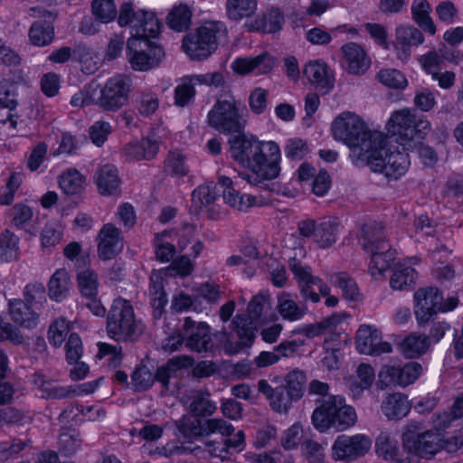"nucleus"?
<instances>
[{
  "instance_id": "nucleus-1",
  "label": "nucleus",
  "mask_w": 463,
  "mask_h": 463,
  "mask_svg": "<svg viewBox=\"0 0 463 463\" xmlns=\"http://www.w3.org/2000/svg\"><path fill=\"white\" fill-rule=\"evenodd\" d=\"M231 156L251 174H240L250 184L269 188L267 180H273L280 173L279 146H230Z\"/></svg>"
},
{
  "instance_id": "nucleus-2",
  "label": "nucleus",
  "mask_w": 463,
  "mask_h": 463,
  "mask_svg": "<svg viewBox=\"0 0 463 463\" xmlns=\"http://www.w3.org/2000/svg\"><path fill=\"white\" fill-rule=\"evenodd\" d=\"M239 102L231 94H222L208 112L209 126L217 131L230 135L229 145H277L274 141H260L255 136L245 132L246 120L238 108Z\"/></svg>"
},
{
  "instance_id": "nucleus-3",
  "label": "nucleus",
  "mask_w": 463,
  "mask_h": 463,
  "mask_svg": "<svg viewBox=\"0 0 463 463\" xmlns=\"http://www.w3.org/2000/svg\"><path fill=\"white\" fill-rule=\"evenodd\" d=\"M350 157L356 165H369L373 172L397 179L407 168V156L397 146H350Z\"/></svg>"
},
{
  "instance_id": "nucleus-4",
  "label": "nucleus",
  "mask_w": 463,
  "mask_h": 463,
  "mask_svg": "<svg viewBox=\"0 0 463 463\" xmlns=\"http://www.w3.org/2000/svg\"><path fill=\"white\" fill-rule=\"evenodd\" d=\"M331 133L335 141L345 145H382L385 135L371 129L362 117L352 111L337 115L331 124Z\"/></svg>"
},
{
  "instance_id": "nucleus-5",
  "label": "nucleus",
  "mask_w": 463,
  "mask_h": 463,
  "mask_svg": "<svg viewBox=\"0 0 463 463\" xmlns=\"http://www.w3.org/2000/svg\"><path fill=\"white\" fill-rule=\"evenodd\" d=\"M227 38V27L222 22L209 21L194 32L186 34L183 39L182 47L192 60L201 61L213 54L218 45Z\"/></svg>"
},
{
  "instance_id": "nucleus-6",
  "label": "nucleus",
  "mask_w": 463,
  "mask_h": 463,
  "mask_svg": "<svg viewBox=\"0 0 463 463\" xmlns=\"http://www.w3.org/2000/svg\"><path fill=\"white\" fill-rule=\"evenodd\" d=\"M356 420L355 410L347 405L345 398L340 395L328 396L321 401L312 414V423L321 432L330 428L344 431L354 426Z\"/></svg>"
},
{
  "instance_id": "nucleus-7",
  "label": "nucleus",
  "mask_w": 463,
  "mask_h": 463,
  "mask_svg": "<svg viewBox=\"0 0 463 463\" xmlns=\"http://www.w3.org/2000/svg\"><path fill=\"white\" fill-rule=\"evenodd\" d=\"M108 335L116 341L135 342L143 330L137 321L129 301L117 298L113 301L107 317Z\"/></svg>"
},
{
  "instance_id": "nucleus-8",
  "label": "nucleus",
  "mask_w": 463,
  "mask_h": 463,
  "mask_svg": "<svg viewBox=\"0 0 463 463\" xmlns=\"http://www.w3.org/2000/svg\"><path fill=\"white\" fill-rule=\"evenodd\" d=\"M385 141L387 138L396 137V142H409L416 138L423 139L430 130V123L424 118H416L410 109H403L392 113L386 123Z\"/></svg>"
},
{
  "instance_id": "nucleus-9",
  "label": "nucleus",
  "mask_w": 463,
  "mask_h": 463,
  "mask_svg": "<svg viewBox=\"0 0 463 463\" xmlns=\"http://www.w3.org/2000/svg\"><path fill=\"white\" fill-rule=\"evenodd\" d=\"M118 23L121 27H129L131 37L149 40L156 38L162 27L154 12L136 9L130 3H125L120 6Z\"/></svg>"
},
{
  "instance_id": "nucleus-10",
  "label": "nucleus",
  "mask_w": 463,
  "mask_h": 463,
  "mask_svg": "<svg viewBox=\"0 0 463 463\" xmlns=\"http://www.w3.org/2000/svg\"><path fill=\"white\" fill-rule=\"evenodd\" d=\"M406 456L431 459L441 450L440 435L431 430H423L420 424H409L402 435Z\"/></svg>"
},
{
  "instance_id": "nucleus-11",
  "label": "nucleus",
  "mask_w": 463,
  "mask_h": 463,
  "mask_svg": "<svg viewBox=\"0 0 463 463\" xmlns=\"http://www.w3.org/2000/svg\"><path fill=\"white\" fill-rule=\"evenodd\" d=\"M127 59L135 71H147L157 67L165 58V51L146 38L130 37L127 42Z\"/></svg>"
},
{
  "instance_id": "nucleus-12",
  "label": "nucleus",
  "mask_w": 463,
  "mask_h": 463,
  "mask_svg": "<svg viewBox=\"0 0 463 463\" xmlns=\"http://www.w3.org/2000/svg\"><path fill=\"white\" fill-rule=\"evenodd\" d=\"M290 270L298 280L302 298L305 300L310 299L313 303L320 300L319 295L326 297V305L335 307L338 303V298L330 296V288L321 279L311 274L310 269L302 267L296 259H291L288 263Z\"/></svg>"
},
{
  "instance_id": "nucleus-13",
  "label": "nucleus",
  "mask_w": 463,
  "mask_h": 463,
  "mask_svg": "<svg viewBox=\"0 0 463 463\" xmlns=\"http://www.w3.org/2000/svg\"><path fill=\"white\" fill-rule=\"evenodd\" d=\"M131 90V78L126 74H117L101 87L95 104L106 111H118L128 104Z\"/></svg>"
},
{
  "instance_id": "nucleus-14",
  "label": "nucleus",
  "mask_w": 463,
  "mask_h": 463,
  "mask_svg": "<svg viewBox=\"0 0 463 463\" xmlns=\"http://www.w3.org/2000/svg\"><path fill=\"white\" fill-rule=\"evenodd\" d=\"M267 308H269L268 298L261 294L256 295L250 301L246 313L234 317L231 325L232 330L240 335H249L253 342L259 320Z\"/></svg>"
},
{
  "instance_id": "nucleus-15",
  "label": "nucleus",
  "mask_w": 463,
  "mask_h": 463,
  "mask_svg": "<svg viewBox=\"0 0 463 463\" xmlns=\"http://www.w3.org/2000/svg\"><path fill=\"white\" fill-rule=\"evenodd\" d=\"M422 373V366L418 362H409L404 365L386 364L378 373L377 384L381 389L394 385L406 387L413 383Z\"/></svg>"
},
{
  "instance_id": "nucleus-16",
  "label": "nucleus",
  "mask_w": 463,
  "mask_h": 463,
  "mask_svg": "<svg viewBox=\"0 0 463 463\" xmlns=\"http://www.w3.org/2000/svg\"><path fill=\"white\" fill-rule=\"evenodd\" d=\"M371 446L372 439L364 434L340 435L333 444L332 456L335 460L351 462L364 456Z\"/></svg>"
},
{
  "instance_id": "nucleus-17",
  "label": "nucleus",
  "mask_w": 463,
  "mask_h": 463,
  "mask_svg": "<svg viewBox=\"0 0 463 463\" xmlns=\"http://www.w3.org/2000/svg\"><path fill=\"white\" fill-rule=\"evenodd\" d=\"M442 300V293L434 287L420 288L414 293V313L420 326H425L440 312Z\"/></svg>"
},
{
  "instance_id": "nucleus-18",
  "label": "nucleus",
  "mask_w": 463,
  "mask_h": 463,
  "mask_svg": "<svg viewBox=\"0 0 463 463\" xmlns=\"http://www.w3.org/2000/svg\"><path fill=\"white\" fill-rule=\"evenodd\" d=\"M183 330L185 337V346L189 349L201 353L213 348L210 327L206 323H196L187 317L184 318Z\"/></svg>"
},
{
  "instance_id": "nucleus-19",
  "label": "nucleus",
  "mask_w": 463,
  "mask_h": 463,
  "mask_svg": "<svg viewBox=\"0 0 463 463\" xmlns=\"http://www.w3.org/2000/svg\"><path fill=\"white\" fill-rule=\"evenodd\" d=\"M31 15L41 17L43 20L35 21L30 30L29 38L31 43L36 46H45L50 44L54 37V29L52 23L56 15L50 11L42 8H31Z\"/></svg>"
},
{
  "instance_id": "nucleus-20",
  "label": "nucleus",
  "mask_w": 463,
  "mask_h": 463,
  "mask_svg": "<svg viewBox=\"0 0 463 463\" xmlns=\"http://www.w3.org/2000/svg\"><path fill=\"white\" fill-rule=\"evenodd\" d=\"M304 76L322 94L328 93L335 85V78L326 65L322 61H310L303 69Z\"/></svg>"
},
{
  "instance_id": "nucleus-21",
  "label": "nucleus",
  "mask_w": 463,
  "mask_h": 463,
  "mask_svg": "<svg viewBox=\"0 0 463 463\" xmlns=\"http://www.w3.org/2000/svg\"><path fill=\"white\" fill-rule=\"evenodd\" d=\"M98 254L102 260L114 259L122 250L120 231L111 223L105 224L99 231Z\"/></svg>"
},
{
  "instance_id": "nucleus-22",
  "label": "nucleus",
  "mask_w": 463,
  "mask_h": 463,
  "mask_svg": "<svg viewBox=\"0 0 463 463\" xmlns=\"http://www.w3.org/2000/svg\"><path fill=\"white\" fill-rule=\"evenodd\" d=\"M344 65L346 71L354 75L364 74L370 66L371 61L365 51L355 43H348L342 47Z\"/></svg>"
},
{
  "instance_id": "nucleus-23",
  "label": "nucleus",
  "mask_w": 463,
  "mask_h": 463,
  "mask_svg": "<svg viewBox=\"0 0 463 463\" xmlns=\"http://www.w3.org/2000/svg\"><path fill=\"white\" fill-rule=\"evenodd\" d=\"M275 66V60L264 52L256 57H239L232 64V70L239 74H248L256 71L260 74L269 72Z\"/></svg>"
},
{
  "instance_id": "nucleus-24",
  "label": "nucleus",
  "mask_w": 463,
  "mask_h": 463,
  "mask_svg": "<svg viewBox=\"0 0 463 463\" xmlns=\"http://www.w3.org/2000/svg\"><path fill=\"white\" fill-rule=\"evenodd\" d=\"M375 451L386 460H393L398 463H411V458L406 452L401 450L398 442L389 432L383 431L375 440Z\"/></svg>"
},
{
  "instance_id": "nucleus-25",
  "label": "nucleus",
  "mask_w": 463,
  "mask_h": 463,
  "mask_svg": "<svg viewBox=\"0 0 463 463\" xmlns=\"http://www.w3.org/2000/svg\"><path fill=\"white\" fill-rule=\"evenodd\" d=\"M372 256L371 274L377 279L383 275V272L391 268L395 260V250L392 249L389 242H381L377 248L369 251Z\"/></svg>"
},
{
  "instance_id": "nucleus-26",
  "label": "nucleus",
  "mask_w": 463,
  "mask_h": 463,
  "mask_svg": "<svg viewBox=\"0 0 463 463\" xmlns=\"http://www.w3.org/2000/svg\"><path fill=\"white\" fill-rule=\"evenodd\" d=\"M285 23L283 13L278 7H271L266 15L259 16L250 23H246L249 31L272 33L279 31Z\"/></svg>"
},
{
  "instance_id": "nucleus-27",
  "label": "nucleus",
  "mask_w": 463,
  "mask_h": 463,
  "mask_svg": "<svg viewBox=\"0 0 463 463\" xmlns=\"http://www.w3.org/2000/svg\"><path fill=\"white\" fill-rule=\"evenodd\" d=\"M8 309L11 319L15 324L26 328H33L37 325L38 314L24 300H9Z\"/></svg>"
},
{
  "instance_id": "nucleus-28",
  "label": "nucleus",
  "mask_w": 463,
  "mask_h": 463,
  "mask_svg": "<svg viewBox=\"0 0 463 463\" xmlns=\"http://www.w3.org/2000/svg\"><path fill=\"white\" fill-rule=\"evenodd\" d=\"M96 184L100 194H115L120 185L118 169L112 165H101L96 172Z\"/></svg>"
},
{
  "instance_id": "nucleus-29",
  "label": "nucleus",
  "mask_w": 463,
  "mask_h": 463,
  "mask_svg": "<svg viewBox=\"0 0 463 463\" xmlns=\"http://www.w3.org/2000/svg\"><path fill=\"white\" fill-rule=\"evenodd\" d=\"M381 408L389 420H399L405 417L410 411L411 403L407 396L396 392L386 396Z\"/></svg>"
},
{
  "instance_id": "nucleus-30",
  "label": "nucleus",
  "mask_w": 463,
  "mask_h": 463,
  "mask_svg": "<svg viewBox=\"0 0 463 463\" xmlns=\"http://www.w3.org/2000/svg\"><path fill=\"white\" fill-rule=\"evenodd\" d=\"M216 408V404L211 400V393L207 390H198L193 392L189 410L194 417L211 416Z\"/></svg>"
},
{
  "instance_id": "nucleus-31",
  "label": "nucleus",
  "mask_w": 463,
  "mask_h": 463,
  "mask_svg": "<svg viewBox=\"0 0 463 463\" xmlns=\"http://www.w3.org/2000/svg\"><path fill=\"white\" fill-rule=\"evenodd\" d=\"M429 346L428 337L416 333L409 335L399 344V349L406 358L420 357Z\"/></svg>"
},
{
  "instance_id": "nucleus-32",
  "label": "nucleus",
  "mask_w": 463,
  "mask_h": 463,
  "mask_svg": "<svg viewBox=\"0 0 463 463\" xmlns=\"http://www.w3.org/2000/svg\"><path fill=\"white\" fill-rule=\"evenodd\" d=\"M226 15L232 21H241L255 14L258 8L257 0H227Z\"/></svg>"
},
{
  "instance_id": "nucleus-33",
  "label": "nucleus",
  "mask_w": 463,
  "mask_h": 463,
  "mask_svg": "<svg viewBox=\"0 0 463 463\" xmlns=\"http://www.w3.org/2000/svg\"><path fill=\"white\" fill-rule=\"evenodd\" d=\"M71 285L68 272L64 269H57L48 283L50 298L56 301L61 300L67 296Z\"/></svg>"
},
{
  "instance_id": "nucleus-34",
  "label": "nucleus",
  "mask_w": 463,
  "mask_h": 463,
  "mask_svg": "<svg viewBox=\"0 0 463 463\" xmlns=\"http://www.w3.org/2000/svg\"><path fill=\"white\" fill-rule=\"evenodd\" d=\"M85 177L76 169H68L59 177V185L67 195H75L84 190Z\"/></svg>"
},
{
  "instance_id": "nucleus-35",
  "label": "nucleus",
  "mask_w": 463,
  "mask_h": 463,
  "mask_svg": "<svg viewBox=\"0 0 463 463\" xmlns=\"http://www.w3.org/2000/svg\"><path fill=\"white\" fill-rule=\"evenodd\" d=\"M382 338L381 333L371 326L363 325L356 334V348L360 354H368Z\"/></svg>"
},
{
  "instance_id": "nucleus-36",
  "label": "nucleus",
  "mask_w": 463,
  "mask_h": 463,
  "mask_svg": "<svg viewBox=\"0 0 463 463\" xmlns=\"http://www.w3.org/2000/svg\"><path fill=\"white\" fill-rule=\"evenodd\" d=\"M362 235L364 239L363 248L366 251H371L377 248L381 242L385 241L383 226L377 222H370L362 227Z\"/></svg>"
},
{
  "instance_id": "nucleus-37",
  "label": "nucleus",
  "mask_w": 463,
  "mask_h": 463,
  "mask_svg": "<svg viewBox=\"0 0 463 463\" xmlns=\"http://www.w3.org/2000/svg\"><path fill=\"white\" fill-rule=\"evenodd\" d=\"M430 5L427 0H414L411 13L415 22L430 34L436 33V26L430 16Z\"/></svg>"
},
{
  "instance_id": "nucleus-38",
  "label": "nucleus",
  "mask_w": 463,
  "mask_h": 463,
  "mask_svg": "<svg viewBox=\"0 0 463 463\" xmlns=\"http://www.w3.org/2000/svg\"><path fill=\"white\" fill-rule=\"evenodd\" d=\"M192 12L185 5L174 6L166 17L168 26L176 31L183 32L189 28Z\"/></svg>"
},
{
  "instance_id": "nucleus-39",
  "label": "nucleus",
  "mask_w": 463,
  "mask_h": 463,
  "mask_svg": "<svg viewBox=\"0 0 463 463\" xmlns=\"http://www.w3.org/2000/svg\"><path fill=\"white\" fill-rule=\"evenodd\" d=\"M337 234L338 223L326 220L317 224L315 241L320 248H328L336 241Z\"/></svg>"
},
{
  "instance_id": "nucleus-40",
  "label": "nucleus",
  "mask_w": 463,
  "mask_h": 463,
  "mask_svg": "<svg viewBox=\"0 0 463 463\" xmlns=\"http://www.w3.org/2000/svg\"><path fill=\"white\" fill-rule=\"evenodd\" d=\"M278 310L283 318L296 321L307 313V307L298 305L289 298V295L283 294L279 298Z\"/></svg>"
},
{
  "instance_id": "nucleus-41",
  "label": "nucleus",
  "mask_w": 463,
  "mask_h": 463,
  "mask_svg": "<svg viewBox=\"0 0 463 463\" xmlns=\"http://www.w3.org/2000/svg\"><path fill=\"white\" fill-rule=\"evenodd\" d=\"M236 335L239 341L233 342L231 339L230 334L225 330L214 333L215 338L223 345L224 351L229 354H238L245 348L250 347L253 343L249 335L243 336L239 334Z\"/></svg>"
},
{
  "instance_id": "nucleus-42",
  "label": "nucleus",
  "mask_w": 463,
  "mask_h": 463,
  "mask_svg": "<svg viewBox=\"0 0 463 463\" xmlns=\"http://www.w3.org/2000/svg\"><path fill=\"white\" fill-rule=\"evenodd\" d=\"M175 425L184 438L193 439L204 436V421L203 422L198 417L184 416L175 422Z\"/></svg>"
},
{
  "instance_id": "nucleus-43",
  "label": "nucleus",
  "mask_w": 463,
  "mask_h": 463,
  "mask_svg": "<svg viewBox=\"0 0 463 463\" xmlns=\"http://www.w3.org/2000/svg\"><path fill=\"white\" fill-rule=\"evenodd\" d=\"M331 283L339 288L343 292L345 298L348 300H358L359 289L355 281L349 277L347 274L340 272L331 276Z\"/></svg>"
},
{
  "instance_id": "nucleus-44",
  "label": "nucleus",
  "mask_w": 463,
  "mask_h": 463,
  "mask_svg": "<svg viewBox=\"0 0 463 463\" xmlns=\"http://www.w3.org/2000/svg\"><path fill=\"white\" fill-rule=\"evenodd\" d=\"M77 279L78 287L83 298H94L98 295L99 281L94 271L90 269L82 270L78 274Z\"/></svg>"
},
{
  "instance_id": "nucleus-45",
  "label": "nucleus",
  "mask_w": 463,
  "mask_h": 463,
  "mask_svg": "<svg viewBox=\"0 0 463 463\" xmlns=\"http://www.w3.org/2000/svg\"><path fill=\"white\" fill-rule=\"evenodd\" d=\"M306 381L304 372L293 370L285 376V384L282 386L295 398V401H298L303 396Z\"/></svg>"
},
{
  "instance_id": "nucleus-46",
  "label": "nucleus",
  "mask_w": 463,
  "mask_h": 463,
  "mask_svg": "<svg viewBox=\"0 0 463 463\" xmlns=\"http://www.w3.org/2000/svg\"><path fill=\"white\" fill-rule=\"evenodd\" d=\"M91 9L94 16L101 23H109L117 16L114 0H93Z\"/></svg>"
},
{
  "instance_id": "nucleus-47",
  "label": "nucleus",
  "mask_w": 463,
  "mask_h": 463,
  "mask_svg": "<svg viewBox=\"0 0 463 463\" xmlns=\"http://www.w3.org/2000/svg\"><path fill=\"white\" fill-rule=\"evenodd\" d=\"M72 54L77 55L80 62H83L85 56L89 54V49L84 44L77 45L73 51L71 47L62 46L52 51L49 56V60L55 63H64L71 59Z\"/></svg>"
},
{
  "instance_id": "nucleus-48",
  "label": "nucleus",
  "mask_w": 463,
  "mask_h": 463,
  "mask_svg": "<svg viewBox=\"0 0 463 463\" xmlns=\"http://www.w3.org/2000/svg\"><path fill=\"white\" fill-rule=\"evenodd\" d=\"M18 243V237L6 230L0 238V256L7 261L16 259L19 250Z\"/></svg>"
},
{
  "instance_id": "nucleus-49",
  "label": "nucleus",
  "mask_w": 463,
  "mask_h": 463,
  "mask_svg": "<svg viewBox=\"0 0 463 463\" xmlns=\"http://www.w3.org/2000/svg\"><path fill=\"white\" fill-rule=\"evenodd\" d=\"M80 444V435L73 430H63L59 435V449L67 456L73 455Z\"/></svg>"
},
{
  "instance_id": "nucleus-50",
  "label": "nucleus",
  "mask_w": 463,
  "mask_h": 463,
  "mask_svg": "<svg viewBox=\"0 0 463 463\" xmlns=\"http://www.w3.org/2000/svg\"><path fill=\"white\" fill-rule=\"evenodd\" d=\"M193 78L184 79L175 89V104L178 107H185L194 99L195 90Z\"/></svg>"
},
{
  "instance_id": "nucleus-51",
  "label": "nucleus",
  "mask_w": 463,
  "mask_h": 463,
  "mask_svg": "<svg viewBox=\"0 0 463 463\" xmlns=\"http://www.w3.org/2000/svg\"><path fill=\"white\" fill-rule=\"evenodd\" d=\"M222 196L226 203L239 211H246L249 207L253 205L256 201L255 197L250 195H247L245 199L244 195L240 194V193L233 188L222 190Z\"/></svg>"
},
{
  "instance_id": "nucleus-52",
  "label": "nucleus",
  "mask_w": 463,
  "mask_h": 463,
  "mask_svg": "<svg viewBox=\"0 0 463 463\" xmlns=\"http://www.w3.org/2000/svg\"><path fill=\"white\" fill-rule=\"evenodd\" d=\"M131 380L134 390L143 392L152 386L155 382V377L146 365H141L137 367L132 373Z\"/></svg>"
},
{
  "instance_id": "nucleus-53",
  "label": "nucleus",
  "mask_w": 463,
  "mask_h": 463,
  "mask_svg": "<svg viewBox=\"0 0 463 463\" xmlns=\"http://www.w3.org/2000/svg\"><path fill=\"white\" fill-rule=\"evenodd\" d=\"M377 79L383 85L392 89H403L407 85L404 75L395 69L382 70L377 74Z\"/></svg>"
},
{
  "instance_id": "nucleus-54",
  "label": "nucleus",
  "mask_w": 463,
  "mask_h": 463,
  "mask_svg": "<svg viewBox=\"0 0 463 463\" xmlns=\"http://www.w3.org/2000/svg\"><path fill=\"white\" fill-rule=\"evenodd\" d=\"M16 85L10 80L0 81V106L13 110L16 108Z\"/></svg>"
},
{
  "instance_id": "nucleus-55",
  "label": "nucleus",
  "mask_w": 463,
  "mask_h": 463,
  "mask_svg": "<svg viewBox=\"0 0 463 463\" xmlns=\"http://www.w3.org/2000/svg\"><path fill=\"white\" fill-rule=\"evenodd\" d=\"M158 153V146H123L122 154L128 161L152 160Z\"/></svg>"
},
{
  "instance_id": "nucleus-56",
  "label": "nucleus",
  "mask_w": 463,
  "mask_h": 463,
  "mask_svg": "<svg viewBox=\"0 0 463 463\" xmlns=\"http://www.w3.org/2000/svg\"><path fill=\"white\" fill-rule=\"evenodd\" d=\"M295 398L281 385L275 388L271 399L269 400L270 407L277 412H287L291 407Z\"/></svg>"
},
{
  "instance_id": "nucleus-57",
  "label": "nucleus",
  "mask_w": 463,
  "mask_h": 463,
  "mask_svg": "<svg viewBox=\"0 0 463 463\" xmlns=\"http://www.w3.org/2000/svg\"><path fill=\"white\" fill-rule=\"evenodd\" d=\"M415 269L411 267L398 268L391 277L390 284L393 289H403L415 279Z\"/></svg>"
},
{
  "instance_id": "nucleus-58",
  "label": "nucleus",
  "mask_w": 463,
  "mask_h": 463,
  "mask_svg": "<svg viewBox=\"0 0 463 463\" xmlns=\"http://www.w3.org/2000/svg\"><path fill=\"white\" fill-rule=\"evenodd\" d=\"M216 184L210 183L205 185H200L192 194L193 202L200 205L209 206L213 204L216 199L217 193L215 191Z\"/></svg>"
},
{
  "instance_id": "nucleus-59",
  "label": "nucleus",
  "mask_w": 463,
  "mask_h": 463,
  "mask_svg": "<svg viewBox=\"0 0 463 463\" xmlns=\"http://www.w3.org/2000/svg\"><path fill=\"white\" fill-rule=\"evenodd\" d=\"M70 331L69 325L65 319L56 320L50 326L48 338L54 346H60L65 340Z\"/></svg>"
},
{
  "instance_id": "nucleus-60",
  "label": "nucleus",
  "mask_w": 463,
  "mask_h": 463,
  "mask_svg": "<svg viewBox=\"0 0 463 463\" xmlns=\"http://www.w3.org/2000/svg\"><path fill=\"white\" fill-rule=\"evenodd\" d=\"M443 59H448L445 54L439 56L436 51H430L428 53L421 55L419 58V62L428 74L432 75L441 70Z\"/></svg>"
},
{
  "instance_id": "nucleus-61",
  "label": "nucleus",
  "mask_w": 463,
  "mask_h": 463,
  "mask_svg": "<svg viewBox=\"0 0 463 463\" xmlns=\"http://www.w3.org/2000/svg\"><path fill=\"white\" fill-rule=\"evenodd\" d=\"M398 43H405L410 46L419 45L423 43L424 37L421 32L412 26L400 27L396 33Z\"/></svg>"
},
{
  "instance_id": "nucleus-62",
  "label": "nucleus",
  "mask_w": 463,
  "mask_h": 463,
  "mask_svg": "<svg viewBox=\"0 0 463 463\" xmlns=\"http://www.w3.org/2000/svg\"><path fill=\"white\" fill-rule=\"evenodd\" d=\"M166 165L177 176H184L188 173L185 156L178 149L169 151Z\"/></svg>"
},
{
  "instance_id": "nucleus-63",
  "label": "nucleus",
  "mask_w": 463,
  "mask_h": 463,
  "mask_svg": "<svg viewBox=\"0 0 463 463\" xmlns=\"http://www.w3.org/2000/svg\"><path fill=\"white\" fill-rule=\"evenodd\" d=\"M24 302L28 306L34 307L37 304H42L45 299V288L42 283L29 284L24 290Z\"/></svg>"
},
{
  "instance_id": "nucleus-64",
  "label": "nucleus",
  "mask_w": 463,
  "mask_h": 463,
  "mask_svg": "<svg viewBox=\"0 0 463 463\" xmlns=\"http://www.w3.org/2000/svg\"><path fill=\"white\" fill-rule=\"evenodd\" d=\"M66 360L69 364L77 363L82 355V342L76 333L69 335L65 345Z\"/></svg>"
}]
</instances>
